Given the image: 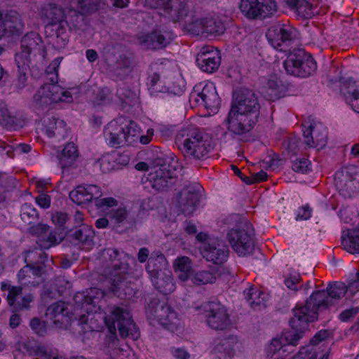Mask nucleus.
<instances>
[{
	"label": "nucleus",
	"mask_w": 359,
	"mask_h": 359,
	"mask_svg": "<svg viewBox=\"0 0 359 359\" xmlns=\"http://www.w3.org/2000/svg\"><path fill=\"white\" fill-rule=\"evenodd\" d=\"M176 143L188 161H204L208 158L211 149L207 134L200 128L187 127L177 135Z\"/></svg>",
	"instance_id": "obj_1"
},
{
	"label": "nucleus",
	"mask_w": 359,
	"mask_h": 359,
	"mask_svg": "<svg viewBox=\"0 0 359 359\" xmlns=\"http://www.w3.org/2000/svg\"><path fill=\"white\" fill-rule=\"evenodd\" d=\"M104 320L109 332V334L105 338V344L109 347L117 346V330L123 338L130 335L135 338L139 335L132 315L126 309L117 306H112L109 313L104 316Z\"/></svg>",
	"instance_id": "obj_2"
},
{
	"label": "nucleus",
	"mask_w": 359,
	"mask_h": 359,
	"mask_svg": "<svg viewBox=\"0 0 359 359\" xmlns=\"http://www.w3.org/2000/svg\"><path fill=\"white\" fill-rule=\"evenodd\" d=\"M348 287L344 283H330L326 290L314 291L305 302L306 310H309L311 316L318 318V313L330 309L336 302L343 297Z\"/></svg>",
	"instance_id": "obj_3"
},
{
	"label": "nucleus",
	"mask_w": 359,
	"mask_h": 359,
	"mask_svg": "<svg viewBox=\"0 0 359 359\" xmlns=\"http://www.w3.org/2000/svg\"><path fill=\"white\" fill-rule=\"evenodd\" d=\"M103 257L106 261L111 262V265L105 269V275L111 281V290L120 296L121 290L124 291L129 269L128 264L122 261L125 254L115 248H107L103 251Z\"/></svg>",
	"instance_id": "obj_4"
},
{
	"label": "nucleus",
	"mask_w": 359,
	"mask_h": 359,
	"mask_svg": "<svg viewBox=\"0 0 359 359\" xmlns=\"http://www.w3.org/2000/svg\"><path fill=\"white\" fill-rule=\"evenodd\" d=\"M138 127L133 121L111 122L105 130L106 139L111 147H121L132 144L138 140Z\"/></svg>",
	"instance_id": "obj_5"
},
{
	"label": "nucleus",
	"mask_w": 359,
	"mask_h": 359,
	"mask_svg": "<svg viewBox=\"0 0 359 359\" xmlns=\"http://www.w3.org/2000/svg\"><path fill=\"white\" fill-rule=\"evenodd\" d=\"M310 311L306 310V306H297L293 309L294 318L290 320V328L282 334V340L286 345L296 346L308 330L309 323L313 322L318 318L310 315Z\"/></svg>",
	"instance_id": "obj_6"
},
{
	"label": "nucleus",
	"mask_w": 359,
	"mask_h": 359,
	"mask_svg": "<svg viewBox=\"0 0 359 359\" xmlns=\"http://www.w3.org/2000/svg\"><path fill=\"white\" fill-rule=\"evenodd\" d=\"M51 83L43 85L34 94L33 100L37 109H43L53 102H69L71 93L56 84L57 81L50 78Z\"/></svg>",
	"instance_id": "obj_7"
},
{
	"label": "nucleus",
	"mask_w": 359,
	"mask_h": 359,
	"mask_svg": "<svg viewBox=\"0 0 359 359\" xmlns=\"http://www.w3.org/2000/svg\"><path fill=\"white\" fill-rule=\"evenodd\" d=\"M20 51L15 54L16 64H20L25 68L27 64H32L37 55L43 54V45L41 38L36 32L25 34L20 41Z\"/></svg>",
	"instance_id": "obj_8"
},
{
	"label": "nucleus",
	"mask_w": 359,
	"mask_h": 359,
	"mask_svg": "<svg viewBox=\"0 0 359 359\" xmlns=\"http://www.w3.org/2000/svg\"><path fill=\"white\" fill-rule=\"evenodd\" d=\"M208 325L215 330L228 329L231 321L226 307L218 301H210L202 304Z\"/></svg>",
	"instance_id": "obj_9"
},
{
	"label": "nucleus",
	"mask_w": 359,
	"mask_h": 359,
	"mask_svg": "<svg viewBox=\"0 0 359 359\" xmlns=\"http://www.w3.org/2000/svg\"><path fill=\"white\" fill-rule=\"evenodd\" d=\"M145 4L150 8L163 11V15L173 22L183 20L192 6L189 1L180 0H145Z\"/></svg>",
	"instance_id": "obj_10"
},
{
	"label": "nucleus",
	"mask_w": 359,
	"mask_h": 359,
	"mask_svg": "<svg viewBox=\"0 0 359 359\" xmlns=\"http://www.w3.org/2000/svg\"><path fill=\"white\" fill-rule=\"evenodd\" d=\"M240 10L248 19L265 18L278 9L276 0H241Z\"/></svg>",
	"instance_id": "obj_11"
},
{
	"label": "nucleus",
	"mask_w": 359,
	"mask_h": 359,
	"mask_svg": "<svg viewBox=\"0 0 359 359\" xmlns=\"http://www.w3.org/2000/svg\"><path fill=\"white\" fill-rule=\"evenodd\" d=\"M249 229V224L245 222L241 228L232 229L227 233V238L233 250L239 256H245L253 250L254 241Z\"/></svg>",
	"instance_id": "obj_12"
},
{
	"label": "nucleus",
	"mask_w": 359,
	"mask_h": 359,
	"mask_svg": "<svg viewBox=\"0 0 359 359\" xmlns=\"http://www.w3.org/2000/svg\"><path fill=\"white\" fill-rule=\"evenodd\" d=\"M201 187L197 183L186 184L178 193L177 207L185 216L191 215L200 203Z\"/></svg>",
	"instance_id": "obj_13"
},
{
	"label": "nucleus",
	"mask_w": 359,
	"mask_h": 359,
	"mask_svg": "<svg viewBox=\"0 0 359 359\" xmlns=\"http://www.w3.org/2000/svg\"><path fill=\"white\" fill-rule=\"evenodd\" d=\"M259 114L253 112L236 111V109H231L226 119L228 129L236 135L247 133L257 123Z\"/></svg>",
	"instance_id": "obj_14"
},
{
	"label": "nucleus",
	"mask_w": 359,
	"mask_h": 359,
	"mask_svg": "<svg viewBox=\"0 0 359 359\" xmlns=\"http://www.w3.org/2000/svg\"><path fill=\"white\" fill-rule=\"evenodd\" d=\"M353 166L343 168L336 172L335 186L344 198H351L359 191V181Z\"/></svg>",
	"instance_id": "obj_15"
},
{
	"label": "nucleus",
	"mask_w": 359,
	"mask_h": 359,
	"mask_svg": "<svg viewBox=\"0 0 359 359\" xmlns=\"http://www.w3.org/2000/svg\"><path fill=\"white\" fill-rule=\"evenodd\" d=\"M23 29L24 23L16 11L0 13V39L20 36Z\"/></svg>",
	"instance_id": "obj_16"
},
{
	"label": "nucleus",
	"mask_w": 359,
	"mask_h": 359,
	"mask_svg": "<svg viewBox=\"0 0 359 359\" xmlns=\"http://www.w3.org/2000/svg\"><path fill=\"white\" fill-rule=\"evenodd\" d=\"M259 108L255 93L248 88H241L234 95L231 109H236V111L259 114Z\"/></svg>",
	"instance_id": "obj_17"
},
{
	"label": "nucleus",
	"mask_w": 359,
	"mask_h": 359,
	"mask_svg": "<svg viewBox=\"0 0 359 359\" xmlns=\"http://www.w3.org/2000/svg\"><path fill=\"white\" fill-rule=\"evenodd\" d=\"M104 297V292L97 288H90L86 292H77L74 297L76 307L88 314L96 313L99 300Z\"/></svg>",
	"instance_id": "obj_18"
},
{
	"label": "nucleus",
	"mask_w": 359,
	"mask_h": 359,
	"mask_svg": "<svg viewBox=\"0 0 359 359\" xmlns=\"http://www.w3.org/2000/svg\"><path fill=\"white\" fill-rule=\"evenodd\" d=\"M202 255L207 261L222 264L227 260L229 248L223 241L210 238L204 244Z\"/></svg>",
	"instance_id": "obj_19"
},
{
	"label": "nucleus",
	"mask_w": 359,
	"mask_h": 359,
	"mask_svg": "<svg viewBox=\"0 0 359 359\" xmlns=\"http://www.w3.org/2000/svg\"><path fill=\"white\" fill-rule=\"evenodd\" d=\"M173 39L170 31L155 29L151 32L138 37L139 42L145 48L152 50L161 49L168 46Z\"/></svg>",
	"instance_id": "obj_20"
},
{
	"label": "nucleus",
	"mask_w": 359,
	"mask_h": 359,
	"mask_svg": "<svg viewBox=\"0 0 359 359\" xmlns=\"http://www.w3.org/2000/svg\"><path fill=\"white\" fill-rule=\"evenodd\" d=\"M175 169L172 170H156L149 175V181L152 188L158 191L167 192L172 190L176 183Z\"/></svg>",
	"instance_id": "obj_21"
},
{
	"label": "nucleus",
	"mask_w": 359,
	"mask_h": 359,
	"mask_svg": "<svg viewBox=\"0 0 359 359\" xmlns=\"http://www.w3.org/2000/svg\"><path fill=\"white\" fill-rule=\"evenodd\" d=\"M266 36L269 42L275 48L280 47L283 43L291 41L295 36L294 29L292 27L280 23L271 25Z\"/></svg>",
	"instance_id": "obj_22"
},
{
	"label": "nucleus",
	"mask_w": 359,
	"mask_h": 359,
	"mask_svg": "<svg viewBox=\"0 0 359 359\" xmlns=\"http://www.w3.org/2000/svg\"><path fill=\"white\" fill-rule=\"evenodd\" d=\"M102 195L100 187L95 184H81L69 192V198L78 205L85 204L95 201Z\"/></svg>",
	"instance_id": "obj_23"
},
{
	"label": "nucleus",
	"mask_w": 359,
	"mask_h": 359,
	"mask_svg": "<svg viewBox=\"0 0 359 359\" xmlns=\"http://www.w3.org/2000/svg\"><path fill=\"white\" fill-rule=\"evenodd\" d=\"M190 29L194 32L220 35L224 33L225 26L218 17L211 16L195 20L190 24Z\"/></svg>",
	"instance_id": "obj_24"
},
{
	"label": "nucleus",
	"mask_w": 359,
	"mask_h": 359,
	"mask_svg": "<svg viewBox=\"0 0 359 359\" xmlns=\"http://www.w3.org/2000/svg\"><path fill=\"white\" fill-rule=\"evenodd\" d=\"M327 130L322 124H311L303 129L304 142L309 147H324L328 139Z\"/></svg>",
	"instance_id": "obj_25"
},
{
	"label": "nucleus",
	"mask_w": 359,
	"mask_h": 359,
	"mask_svg": "<svg viewBox=\"0 0 359 359\" xmlns=\"http://www.w3.org/2000/svg\"><path fill=\"white\" fill-rule=\"evenodd\" d=\"M195 101L212 112L218 110L221 102L215 87L212 85H205L201 92L196 94Z\"/></svg>",
	"instance_id": "obj_26"
},
{
	"label": "nucleus",
	"mask_w": 359,
	"mask_h": 359,
	"mask_svg": "<svg viewBox=\"0 0 359 359\" xmlns=\"http://www.w3.org/2000/svg\"><path fill=\"white\" fill-rule=\"evenodd\" d=\"M111 70L118 79L126 78L133 71V58L130 55L123 51L118 53Z\"/></svg>",
	"instance_id": "obj_27"
},
{
	"label": "nucleus",
	"mask_w": 359,
	"mask_h": 359,
	"mask_svg": "<svg viewBox=\"0 0 359 359\" xmlns=\"http://www.w3.org/2000/svg\"><path fill=\"white\" fill-rule=\"evenodd\" d=\"M39 14L43 22L50 25L60 23L65 18L63 8L53 3H48L41 6Z\"/></svg>",
	"instance_id": "obj_28"
},
{
	"label": "nucleus",
	"mask_w": 359,
	"mask_h": 359,
	"mask_svg": "<svg viewBox=\"0 0 359 359\" xmlns=\"http://www.w3.org/2000/svg\"><path fill=\"white\" fill-rule=\"evenodd\" d=\"M167 267L168 262L164 255L161 252H154L148 259L146 270L151 279L169 271Z\"/></svg>",
	"instance_id": "obj_29"
},
{
	"label": "nucleus",
	"mask_w": 359,
	"mask_h": 359,
	"mask_svg": "<svg viewBox=\"0 0 359 359\" xmlns=\"http://www.w3.org/2000/svg\"><path fill=\"white\" fill-rule=\"evenodd\" d=\"M237 337L229 335L224 338L214 347V353L218 359H231L234 355V346L237 344Z\"/></svg>",
	"instance_id": "obj_30"
},
{
	"label": "nucleus",
	"mask_w": 359,
	"mask_h": 359,
	"mask_svg": "<svg viewBox=\"0 0 359 359\" xmlns=\"http://www.w3.org/2000/svg\"><path fill=\"white\" fill-rule=\"evenodd\" d=\"M306 56L304 49H297L290 52L283 63L284 68L288 74L299 76V62Z\"/></svg>",
	"instance_id": "obj_31"
},
{
	"label": "nucleus",
	"mask_w": 359,
	"mask_h": 359,
	"mask_svg": "<svg viewBox=\"0 0 359 359\" xmlns=\"http://www.w3.org/2000/svg\"><path fill=\"white\" fill-rule=\"evenodd\" d=\"M46 133L49 137H65L67 134L66 123L54 116L48 117L43 121Z\"/></svg>",
	"instance_id": "obj_32"
},
{
	"label": "nucleus",
	"mask_w": 359,
	"mask_h": 359,
	"mask_svg": "<svg viewBox=\"0 0 359 359\" xmlns=\"http://www.w3.org/2000/svg\"><path fill=\"white\" fill-rule=\"evenodd\" d=\"M65 233L60 229L48 230L41 238L36 241L37 245L43 250H48L50 248L60 244L65 238Z\"/></svg>",
	"instance_id": "obj_33"
},
{
	"label": "nucleus",
	"mask_w": 359,
	"mask_h": 359,
	"mask_svg": "<svg viewBox=\"0 0 359 359\" xmlns=\"http://www.w3.org/2000/svg\"><path fill=\"white\" fill-rule=\"evenodd\" d=\"M78 158L79 151L73 142L67 143L57 154L59 165L62 169L72 166Z\"/></svg>",
	"instance_id": "obj_34"
},
{
	"label": "nucleus",
	"mask_w": 359,
	"mask_h": 359,
	"mask_svg": "<svg viewBox=\"0 0 359 359\" xmlns=\"http://www.w3.org/2000/svg\"><path fill=\"white\" fill-rule=\"evenodd\" d=\"M70 232V236L75 240L77 243H81L88 247L93 245L95 232L91 226L82 224L79 226V228L71 230Z\"/></svg>",
	"instance_id": "obj_35"
},
{
	"label": "nucleus",
	"mask_w": 359,
	"mask_h": 359,
	"mask_svg": "<svg viewBox=\"0 0 359 359\" xmlns=\"http://www.w3.org/2000/svg\"><path fill=\"white\" fill-rule=\"evenodd\" d=\"M151 280L155 288L163 294H170L175 290V282L170 271L151 278Z\"/></svg>",
	"instance_id": "obj_36"
},
{
	"label": "nucleus",
	"mask_w": 359,
	"mask_h": 359,
	"mask_svg": "<svg viewBox=\"0 0 359 359\" xmlns=\"http://www.w3.org/2000/svg\"><path fill=\"white\" fill-rule=\"evenodd\" d=\"M341 245L351 254L359 253V227L356 229H348L346 233L344 232Z\"/></svg>",
	"instance_id": "obj_37"
},
{
	"label": "nucleus",
	"mask_w": 359,
	"mask_h": 359,
	"mask_svg": "<svg viewBox=\"0 0 359 359\" xmlns=\"http://www.w3.org/2000/svg\"><path fill=\"white\" fill-rule=\"evenodd\" d=\"M285 2L302 18H311L314 15L313 7L307 0H285Z\"/></svg>",
	"instance_id": "obj_38"
},
{
	"label": "nucleus",
	"mask_w": 359,
	"mask_h": 359,
	"mask_svg": "<svg viewBox=\"0 0 359 359\" xmlns=\"http://www.w3.org/2000/svg\"><path fill=\"white\" fill-rule=\"evenodd\" d=\"M25 262L26 266H35L42 264L53 263L52 258L48 259V255L42 248H34L25 253Z\"/></svg>",
	"instance_id": "obj_39"
},
{
	"label": "nucleus",
	"mask_w": 359,
	"mask_h": 359,
	"mask_svg": "<svg viewBox=\"0 0 359 359\" xmlns=\"http://www.w3.org/2000/svg\"><path fill=\"white\" fill-rule=\"evenodd\" d=\"M261 93L269 101H275L281 97V90L277 78L271 77L266 84L262 88Z\"/></svg>",
	"instance_id": "obj_40"
},
{
	"label": "nucleus",
	"mask_w": 359,
	"mask_h": 359,
	"mask_svg": "<svg viewBox=\"0 0 359 359\" xmlns=\"http://www.w3.org/2000/svg\"><path fill=\"white\" fill-rule=\"evenodd\" d=\"M341 92L346 102L353 111L359 113V85H349L348 87L341 88Z\"/></svg>",
	"instance_id": "obj_41"
},
{
	"label": "nucleus",
	"mask_w": 359,
	"mask_h": 359,
	"mask_svg": "<svg viewBox=\"0 0 359 359\" xmlns=\"http://www.w3.org/2000/svg\"><path fill=\"white\" fill-rule=\"evenodd\" d=\"M330 348L326 351H320L310 346L302 347L298 354L292 359H328Z\"/></svg>",
	"instance_id": "obj_42"
},
{
	"label": "nucleus",
	"mask_w": 359,
	"mask_h": 359,
	"mask_svg": "<svg viewBox=\"0 0 359 359\" xmlns=\"http://www.w3.org/2000/svg\"><path fill=\"white\" fill-rule=\"evenodd\" d=\"M153 318L156 319L160 324L168 327L176 324L177 315L171 306L167 304Z\"/></svg>",
	"instance_id": "obj_43"
},
{
	"label": "nucleus",
	"mask_w": 359,
	"mask_h": 359,
	"mask_svg": "<svg viewBox=\"0 0 359 359\" xmlns=\"http://www.w3.org/2000/svg\"><path fill=\"white\" fill-rule=\"evenodd\" d=\"M20 218L25 224L32 225L37 222L39 213L32 204L25 203L20 208Z\"/></svg>",
	"instance_id": "obj_44"
},
{
	"label": "nucleus",
	"mask_w": 359,
	"mask_h": 359,
	"mask_svg": "<svg viewBox=\"0 0 359 359\" xmlns=\"http://www.w3.org/2000/svg\"><path fill=\"white\" fill-rule=\"evenodd\" d=\"M17 118L8 109L6 103L0 102V125L7 129L16 126Z\"/></svg>",
	"instance_id": "obj_45"
},
{
	"label": "nucleus",
	"mask_w": 359,
	"mask_h": 359,
	"mask_svg": "<svg viewBox=\"0 0 359 359\" xmlns=\"http://www.w3.org/2000/svg\"><path fill=\"white\" fill-rule=\"evenodd\" d=\"M306 56L299 62V76L307 77L316 72L317 65L312 56L306 52Z\"/></svg>",
	"instance_id": "obj_46"
},
{
	"label": "nucleus",
	"mask_w": 359,
	"mask_h": 359,
	"mask_svg": "<svg viewBox=\"0 0 359 359\" xmlns=\"http://www.w3.org/2000/svg\"><path fill=\"white\" fill-rule=\"evenodd\" d=\"M191 280L197 285L212 283L216 280V273L212 271H201L192 276Z\"/></svg>",
	"instance_id": "obj_47"
},
{
	"label": "nucleus",
	"mask_w": 359,
	"mask_h": 359,
	"mask_svg": "<svg viewBox=\"0 0 359 359\" xmlns=\"http://www.w3.org/2000/svg\"><path fill=\"white\" fill-rule=\"evenodd\" d=\"M69 313L68 307L65 302H57L48 306L46 311V315H50L51 318H56L60 316L65 317Z\"/></svg>",
	"instance_id": "obj_48"
},
{
	"label": "nucleus",
	"mask_w": 359,
	"mask_h": 359,
	"mask_svg": "<svg viewBox=\"0 0 359 359\" xmlns=\"http://www.w3.org/2000/svg\"><path fill=\"white\" fill-rule=\"evenodd\" d=\"M167 304L165 299L160 300L157 297L150 298L146 309L147 314L150 318L155 317L158 313L159 311L162 310Z\"/></svg>",
	"instance_id": "obj_49"
},
{
	"label": "nucleus",
	"mask_w": 359,
	"mask_h": 359,
	"mask_svg": "<svg viewBox=\"0 0 359 359\" xmlns=\"http://www.w3.org/2000/svg\"><path fill=\"white\" fill-rule=\"evenodd\" d=\"M196 57L200 62H203L205 60H213L214 58L221 60L219 51L211 46L202 47Z\"/></svg>",
	"instance_id": "obj_50"
},
{
	"label": "nucleus",
	"mask_w": 359,
	"mask_h": 359,
	"mask_svg": "<svg viewBox=\"0 0 359 359\" xmlns=\"http://www.w3.org/2000/svg\"><path fill=\"white\" fill-rule=\"evenodd\" d=\"M112 97L107 88H97L93 92V102L97 105L110 103Z\"/></svg>",
	"instance_id": "obj_51"
},
{
	"label": "nucleus",
	"mask_w": 359,
	"mask_h": 359,
	"mask_svg": "<svg viewBox=\"0 0 359 359\" xmlns=\"http://www.w3.org/2000/svg\"><path fill=\"white\" fill-rule=\"evenodd\" d=\"M264 293L253 287L248 289L246 294V299L252 308L260 306L263 303L264 297L262 296Z\"/></svg>",
	"instance_id": "obj_52"
},
{
	"label": "nucleus",
	"mask_w": 359,
	"mask_h": 359,
	"mask_svg": "<svg viewBox=\"0 0 359 359\" xmlns=\"http://www.w3.org/2000/svg\"><path fill=\"white\" fill-rule=\"evenodd\" d=\"M18 281L25 285L37 286L40 284L38 280H32L30 274V267L25 266L22 267L18 273Z\"/></svg>",
	"instance_id": "obj_53"
},
{
	"label": "nucleus",
	"mask_w": 359,
	"mask_h": 359,
	"mask_svg": "<svg viewBox=\"0 0 359 359\" xmlns=\"http://www.w3.org/2000/svg\"><path fill=\"white\" fill-rule=\"evenodd\" d=\"M196 63L202 71L207 73H213L218 69L221 60L214 58L213 60H205L203 62H200L198 57H196Z\"/></svg>",
	"instance_id": "obj_54"
},
{
	"label": "nucleus",
	"mask_w": 359,
	"mask_h": 359,
	"mask_svg": "<svg viewBox=\"0 0 359 359\" xmlns=\"http://www.w3.org/2000/svg\"><path fill=\"white\" fill-rule=\"evenodd\" d=\"M77 2L79 8L84 13L96 11L101 5V0H83Z\"/></svg>",
	"instance_id": "obj_55"
},
{
	"label": "nucleus",
	"mask_w": 359,
	"mask_h": 359,
	"mask_svg": "<svg viewBox=\"0 0 359 359\" xmlns=\"http://www.w3.org/2000/svg\"><path fill=\"white\" fill-rule=\"evenodd\" d=\"M29 326L32 331L39 336H44L47 333L46 322L39 318L34 317L31 319Z\"/></svg>",
	"instance_id": "obj_56"
},
{
	"label": "nucleus",
	"mask_w": 359,
	"mask_h": 359,
	"mask_svg": "<svg viewBox=\"0 0 359 359\" xmlns=\"http://www.w3.org/2000/svg\"><path fill=\"white\" fill-rule=\"evenodd\" d=\"M51 219L53 222L57 226V227L55 229H60L63 232H65V229L68 228L65 226V224L69 219V217L67 213L56 212L52 215Z\"/></svg>",
	"instance_id": "obj_57"
},
{
	"label": "nucleus",
	"mask_w": 359,
	"mask_h": 359,
	"mask_svg": "<svg viewBox=\"0 0 359 359\" xmlns=\"http://www.w3.org/2000/svg\"><path fill=\"white\" fill-rule=\"evenodd\" d=\"M50 263L48 264H40L35 266H29L30 267V274L32 276V280H38L41 283L42 280L41 278L46 273L47 266H50Z\"/></svg>",
	"instance_id": "obj_58"
},
{
	"label": "nucleus",
	"mask_w": 359,
	"mask_h": 359,
	"mask_svg": "<svg viewBox=\"0 0 359 359\" xmlns=\"http://www.w3.org/2000/svg\"><path fill=\"white\" fill-rule=\"evenodd\" d=\"M50 226L47 224L38 223L37 224H32L28 229V233L38 238H41L44 234L48 232Z\"/></svg>",
	"instance_id": "obj_59"
},
{
	"label": "nucleus",
	"mask_w": 359,
	"mask_h": 359,
	"mask_svg": "<svg viewBox=\"0 0 359 359\" xmlns=\"http://www.w3.org/2000/svg\"><path fill=\"white\" fill-rule=\"evenodd\" d=\"M311 163L304 158H297L292 162V168L294 172L305 173L310 170L309 165Z\"/></svg>",
	"instance_id": "obj_60"
},
{
	"label": "nucleus",
	"mask_w": 359,
	"mask_h": 359,
	"mask_svg": "<svg viewBox=\"0 0 359 359\" xmlns=\"http://www.w3.org/2000/svg\"><path fill=\"white\" fill-rule=\"evenodd\" d=\"M8 294L7 296L8 304L14 306L18 296L22 294V288L21 286H8Z\"/></svg>",
	"instance_id": "obj_61"
},
{
	"label": "nucleus",
	"mask_w": 359,
	"mask_h": 359,
	"mask_svg": "<svg viewBox=\"0 0 359 359\" xmlns=\"http://www.w3.org/2000/svg\"><path fill=\"white\" fill-rule=\"evenodd\" d=\"M34 301L32 294H27L25 295L22 299L14 304L15 311H24L30 309V304Z\"/></svg>",
	"instance_id": "obj_62"
},
{
	"label": "nucleus",
	"mask_w": 359,
	"mask_h": 359,
	"mask_svg": "<svg viewBox=\"0 0 359 359\" xmlns=\"http://www.w3.org/2000/svg\"><path fill=\"white\" fill-rule=\"evenodd\" d=\"M175 266L180 272H189L191 268L190 259L187 257L177 258L175 262Z\"/></svg>",
	"instance_id": "obj_63"
},
{
	"label": "nucleus",
	"mask_w": 359,
	"mask_h": 359,
	"mask_svg": "<svg viewBox=\"0 0 359 359\" xmlns=\"http://www.w3.org/2000/svg\"><path fill=\"white\" fill-rule=\"evenodd\" d=\"M116 95L120 100L127 104H130L129 102L130 100L135 96L134 92L124 87L118 88L116 91Z\"/></svg>",
	"instance_id": "obj_64"
}]
</instances>
